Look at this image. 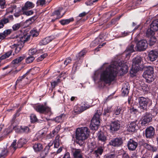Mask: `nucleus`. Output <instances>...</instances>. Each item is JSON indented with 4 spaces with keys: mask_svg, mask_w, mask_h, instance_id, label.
<instances>
[{
    "mask_svg": "<svg viewBox=\"0 0 158 158\" xmlns=\"http://www.w3.org/2000/svg\"><path fill=\"white\" fill-rule=\"evenodd\" d=\"M16 140H14L13 142L11 144L10 146V147L13 148L15 150L17 148V146H16Z\"/></svg>",
    "mask_w": 158,
    "mask_h": 158,
    "instance_id": "774afa93",
    "label": "nucleus"
},
{
    "mask_svg": "<svg viewBox=\"0 0 158 158\" xmlns=\"http://www.w3.org/2000/svg\"><path fill=\"white\" fill-rule=\"evenodd\" d=\"M158 56V51L157 50H152L148 52V60L153 62L157 59Z\"/></svg>",
    "mask_w": 158,
    "mask_h": 158,
    "instance_id": "0eeeda50",
    "label": "nucleus"
},
{
    "mask_svg": "<svg viewBox=\"0 0 158 158\" xmlns=\"http://www.w3.org/2000/svg\"><path fill=\"white\" fill-rule=\"evenodd\" d=\"M52 39L51 36L47 37L40 42V45H46L52 41Z\"/></svg>",
    "mask_w": 158,
    "mask_h": 158,
    "instance_id": "393cba45",
    "label": "nucleus"
},
{
    "mask_svg": "<svg viewBox=\"0 0 158 158\" xmlns=\"http://www.w3.org/2000/svg\"><path fill=\"white\" fill-rule=\"evenodd\" d=\"M148 44L145 40L139 41V51L145 50L147 48Z\"/></svg>",
    "mask_w": 158,
    "mask_h": 158,
    "instance_id": "f3484780",
    "label": "nucleus"
},
{
    "mask_svg": "<svg viewBox=\"0 0 158 158\" xmlns=\"http://www.w3.org/2000/svg\"><path fill=\"white\" fill-rule=\"evenodd\" d=\"M35 58L32 56L27 57L26 60V62L27 64H30L34 60Z\"/></svg>",
    "mask_w": 158,
    "mask_h": 158,
    "instance_id": "603ef678",
    "label": "nucleus"
},
{
    "mask_svg": "<svg viewBox=\"0 0 158 158\" xmlns=\"http://www.w3.org/2000/svg\"><path fill=\"white\" fill-rule=\"evenodd\" d=\"M16 38L17 39V40L21 43H24L30 39V35L26 34L24 35L23 36H19Z\"/></svg>",
    "mask_w": 158,
    "mask_h": 158,
    "instance_id": "412c9836",
    "label": "nucleus"
},
{
    "mask_svg": "<svg viewBox=\"0 0 158 158\" xmlns=\"http://www.w3.org/2000/svg\"><path fill=\"white\" fill-rule=\"evenodd\" d=\"M16 44H14L12 46V48L13 46L16 47V48L15 49V52L16 53H19L21 50V48L19 46H16Z\"/></svg>",
    "mask_w": 158,
    "mask_h": 158,
    "instance_id": "052dcab7",
    "label": "nucleus"
},
{
    "mask_svg": "<svg viewBox=\"0 0 158 158\" xmlns=\"http://www.w3.org/2000/svg\"><path fill=\"white\" fill-rule=\"evenodd\" d=\"M147 149L152 152H156L158 150V148L149 144Z\"/></svg>",
    "mask_w": 158,
    "mask_h": 158,
    "instance_id": "4c0bfd02",
    "label": "nucleus"
},
{
    "mask_svg": "<svg viewBox=\"0 0 158 158\" xmlns=\"http://www.w3.org/2000/svg\"><path fill=\"white\" fill-rule=\"evenodd\" d=\"M16 8V5H11V6L6 9V11L7 13H12Z\"/></svg>",
    "mask_w": 158,
    "mask_h": 158,
    "instance_id": "09e8293b",
    "label": "nucleus"
},
{
    "mask_svg": "<svg viewBox=\"0 0 158 158\" xmlns=\"http://www.w3.org/2000/svg\"><path fill=\"white\" fill-rule=\"evenodd\" d=\"M33 148L35 152H38L42 151L44 147L42 144L37 143L33 144Z\"/></svg>",
    "mask_w": 158,
    "mask_h": 158,
    "instance_id": "6ab92c4d",
    "label": "nucleus"
},
{
    "mask_svg": "<svg viewBox=\"0 0 158 158\" xmlns=\"http://www.w3.org/2000/svg\"><path fill=\"white\" fill-rule=\"evenodd\" d=\"M62 10V8H60L58 10H55L52 13V16H54L56 15L57 16L56 18V19H58L61 17V16H60V13Z\"/></svg>",
    "mask_w": 158,
    "mask_h": 158,
    "instance_id": "f704fd0d",
    "label": "nucleus"
},
{
    "mask_svg": "<svg viewBox=\"0 0 158 158\" xmlns=\"http://www.w3.org/2000/svg\"><path fill=\"white\" fill-rule=\"evenodd\" d=\"M137 146V143L132 139H130L128 142L127 147L130 150H134L136 148Z\"/></svg>",
    "mask_w": 158,
    "mask_h": 158,
    "instance_id": "dca6fc26",
    "label": "nucleus"
},
{
    "mask_svg": "<svg viewBox=\"0 0 158 158\" xmlns=\"http://www.w3.org/2000/svg\"><path fill=\"white\" fill-rule=\"evenodd\" d=\"M65 116L66 115L65 114H62L59 116H57L55 118V121L58 123L62 122L65 118Z\"/></svg>",
    "mask_w": 158,
    "mask_h": 158,
    "instance_id": "c756f323",
    "label": "nucleus"
},
{
    "mask_svg": "<svg viewBox=\"0 0 158 158\" xmlns=\"http://www.w3.org/2000/svg\"><path fill=\"white\" fill-rule=\"evenodd\" d=\"M139 108L143 110L146 109L149 101V99L143 97H139Z\"/></svg>",
    "mask_w": 158,
    "mask_h": 158,
    "instance_id": "1a4fd4ad",
    "label": "nucleus"
},
{
    "mask_svg": "<svg viewBox=\"0 0 158 158\" xmlns=\"http://www.w3.org/2000/svg\"><path fill=\"white\" fill-rule=\"evenodd\" d=\"M16 125H14L13 123H11V125L4 130L3 135L0 137L1 139L5 138L7 135L11 133L13 129H15Z\"/></svg>",
    "mask_w": 158,
    "mask_h": 158,
    "instance_id": "ddd939ff",
    "label": "nucleus"
},
{
    "mask_svg": "<svg viewBox=\"0 0 158 158\" xmlns=\"http://www.w3.org/2000/svg\"><path fill=\"white\" fill-rule=\"evenodd\" d=\"M60 138L59 135H57L56 137L54 140L53 141L54 144V147L55 148H58L60 145Z\"/></svg>",
    "mask_w": 158,
    "mask_h": 158,
    "instance_id": "72a5a7b5",
    "label": "nucleus"
},
{
    "mask_svg": "<svg viewBox=\"0 0 158 158\" xmlns=\"http://www.w3.org/2000/svg\"><path fill=\"white\" fill-rule=\"evenodd\" d=\"M31 73H30L29 72H27V73L23 75L22 77H19L17 80L16 81V84H17L19 83L20 81H21L22 80L24 79V77H25L26 76H27V77H26L27 78H28V75H29L30 74H31Z\"/></svg>",
    "mask_w": 158,
    "mask_h": 158,
    "instance_id": "58836bf2",
    "label": "nucleus"
},
{
    "mask_svg": "<svg viewBox=\"0 0 158 158\" xmlns=\"http://www.w3.org/2000/svg\"><path fill=\"white\" fill-rule=\"evenodd\" d=\"M99 0H87L86 1L85 3L87 6H91L93 5L94 3L98 2Z\"/></svg>",
    "mask_w": 158,
    "mask_h": 158,
    "instance_id": "de8ad7c7",
    "label": "nucleus"
},
{
    "mask_svg": "<svg viewBox=\"0 0 158 158\" xmlns=\"http://www.w3.org/2000/svg\"><path fill=\"white\" fill-rule=\"evenodd\" d=\"M155 31L153 30L152 29H151V27L150 28H148L146 32V35L148 37H149L150 36H152L154 34V32Z\"/></svg>",
    "mask_w": 158,
    "mask_h": 158,
    "instance_id": "c03bdc74",
    "label": "nucleus"
},
{
    "mask_svg": "<svg viewBox=\"0 0 158 158\" xmlns=\"http://www.w3.org/2000/svg\"><path fill=\"white\" fill-rule=\"evenodd\" d=\"M12 32L11 29H7L5 30L3 33L4 34L5 37H6L8 35H9Z\"/></svg>",
    "mask_w": 158,
    "mask_h": 158,
    "instance_id": "680f3d73",
    "label": "nucleus"
},
{
    "mask_svg": "<svg viewBox=\"0 0 158 158\" xmlns=\"http://www.w3.org/2000/svg\"><path fill=\"white\" fill-rule=\"evenodd\" d=\"M46 135V133L43 132L42 131H40L36 133L35 135L37 140H39L40 139H43Z\"/></svg>",
    "mask_w": 158,
    "mask_h": 158,
    "instance_id": "c85d7f7f",
    "label": "nucleus"
},
{
    "mask_svg": "<svg viewBox=\"0 0 158 158\" xmlns=\"http://www.w3.org/2000/svg\"><path fill=\"white\" fill-rule=\"evenodd\" d=\"M34 108L40 114H48L50 115L52 113L50 108L47 106L46 103L44 104L38 103L34 106Z\"/></svg>",
    "mask_w": 158,
    "mask_h": 158,
    "instance_id": "20e7f679",
    "label": "nucleus"
},
{
    "mask_svg": "<svg viewBox=\"0 0 158 158\" xmlns=\"http://www.w3.org/2000/svg\"><path fill=\"white\" fill-rule=\"evenodd\" d=\"M104 149V147L102 146L98 147L97 149L94 152L93 154L96 158H100V156L102 154Z\"/></svg>",
    "mask_w": 158,
    "mask_h": 158,
    "instance_id": "2eb2a0df",
    "label": "nucleus"
},
{
    "mask_svg": "<svg viewBox=\"0 0 158 158\" xmlns=\"http://www.w3.org/2000/svg\"><path fill=\"white\" fill-rule=\"evenodd\" d=\"M149 144L146 143L145 141L143 139H141L139 141V145L140 146H143L147 149Z\"/></svg>",
    "mask_w": 158,
    "mask_h": 158,
    "instance_id": "a18cd8bd",
    "label": "nucleus"
},
{
    "mask_svg": "<svg viewBox=\"0 0 158 158\" xmlns=\"http://www.w3.org/2000/svg\"><path fill=\"white\" fill-rule=\"evenodd\" d=\"M118 71L122 74L127 72V67L124 63L120 62L118 64L114 61L112 64L106 67L105 70L100 74V80L106 84L110 85L115 80Z\"/></svg>",
    "mask_w": 158,
    "mask_h": 158,
    "instance_id": "f257e3e1",
    "label": "nucleus"
},
{
    "mask_svg": "<svg viewBox=\"0 0 158 158\" xmlns=\"http://www.w3.org/2000/svg\"><path fill=\"white\" fill-rule=\"evenodd\" d=\"M87 52V51L86 49H84L77 55L76 57L77 58V60H79L81 63L82 62V60H81V58L82 57L84 56Z\"/></svg>",
    "mask_w": 158,
    "mask_h": 158,
    "instance_id": "bb28decb",
    "label": "nucleus"
},
{
    "mask_svg": "<svg viewBox=\"0 0 158 158\" xmlns=\"http://www.w3.org/2000/svg\"><path fill=\"white\" fill-rule=\"evenodd\" d=\"M21 27L20 23H17L14 24L12 26V29L14 31H16L18 30Z\"/></svg>",
    "mask_w": 158,
    "mask_h": 158,
    "instance_id": "4d7b16f0",
    "label": "nucleus"
},
{
    "mask_svg": "<svg viewBox=\"0 0 158 158\" xmlns=\"http://www.w3.org/2000/svg\"><path fill=\"white\" fill-rule=\"evenodd\" d=\"M61 126L60 125H58L55 129L53 131L52 133L54 134L55 133H58L60 130Z\"/></svg>",
    "mask_w": 158,
    "mask_h": 158,
    "instance_id": "bf43d9fd",
    "label": "nucleus"
},
{
    "mask_svg": "<svg viewBox=\"0 0 158 158\" xmlns=\"http://www.w3.org/2000/svg\"><path fill=\"white\" fill-rule=\"evenodd\" d=\"M61 75L62 74H61L59 76L56 81H54L51 83V85L53 88H54L56 86L58 85V83L60 82V78L61 77Z\"/></svg>",
    "mask_w": 158,
    "mask_h": 158,
    "instance_id": "a19ab883",
    "label": "nucleus"
},
{
    "mask_svg": "<svg viewBox=\"0 0 158 158\" xmlns=\"http://www.w3.org/2000/svg\"><path fill=\"white\" fill-rule=\"evenodd\" d=\"M122 109V107L121 106H118L114 110V113L116 115L120 114Z\"/></svg>",
    "mask_w": 158,
    "mask_h": 158,
    "instance_id": "8fccbe9b",
    "label": "nucleus"
},
{
    "mask_svg": "<svg viewBox=\"0 0 158 158\" xmlns=\"http://www.w3.org/2000/svg\"><path fill=\"white\" fill-rule=\"evenodd\" d=\"M73 158H83V153L81 149H75L73 151Z\"/></svg>",
    "mask_w": 158,
    "mask_h": 158,
    "instance_id": "4468645a",
    "label": "nucleus"
},
{
    "mask_svg": "<svg viewBox=\"0 0 158 158\" xmlns=\"http://www.w3.org/2000/svg\"><path fill=\"white\" fill-rule=\"evenodd\" d=\"M34 13V12L32 10H30L28 11H23V14L27 16H29L32 15Z\"/></svg>",
    "mask_w": 158,
    "mask_h": 158,
    "instance_id": "e2e57ef3",
    "label": "nucleus"
},
{
    "mask_svg": "<svg viewBox=\"0 0 158 158\" xmlns=\"http://www.w3.org/2000/svg\"><path fill=\"white\" fill-rule=\"evenodd\" d=\"M155 132L154 128L151 126H149L145 129V137L147 138H152L154 137Z\"/></svg>",
    "mask_w": 158,
    "mask_h": 158,
    "instance_id": "9b49d317",
    "label": "nucleus"
},
{
    "mask_svg": "<svg viewBox=\"0 0 158 158\" xmlns=\"http://www.w3.org/2000/svg\"><path fill=\"white\" fill-rule=\"evenodd\" d=\"M140 58V57H139V71H142L146 69L148 66L145 65L144 64L141 63Z\"/></svg>",
    "mask_w": 158,
    "mask_h": 158,
    "instance_id": "37998d69",
    "label": "nucleus"
},
{
    "mask_svg": "<svg viewBox=\"0 0 158 158\" xmlns=\"http://www.w3.org/2000/svg\"><path fill=\"white\" fill-rule=\"evenodd\" d=\"M74 19L73 18L65 19H63L60 20V23L62 25H65L69 23L70 22L73 21Z\"/></svg>",
    "mask_w": 158,
    "mask_h": 158,
    "instance_id": "c9c22d12",
    "label": "nucleus"
},
{
    "mask_svg": "<svg viewBox=\"0 0 158 158\" xmlns=\"http://www.w3.org/2000/svg\"><path fill=\"white\" fill-rule=\"evenodd\" d=\"M154 70L153 67L151 66H148L146 70L144 72L142 76L145 79L146 82L151 83L154 81L155 79L154 75Z\"/></svg>",
    "mask_w": 158,
    "mask_h": 158,
    "instance_id": "7ed1b4c3",
    "label": "nucleus"
},
{
    "mask_svg": "<svg viewBox=\"0 0 158 158\" xmlns=\"http://www.w3.org/2000/svg\"><path fill=\"white\" fill-rule=\"evenodd\" d=\"M137 126V125L135 122H131L128 125L127 130L129 132H134L136 130V127Z\"/></svg>",
    "mask_w": 158,
    "mask_h": 158,
    "instance_id": "aec40b11",
    "label": "nucleus"
},
{
    "mask_svg": "<svg viewBox=\"0 0 158 158\" xmlns=\"http://www.w3.org/2000/svg\"><path fill=\"white\" fill-rule=\"evenodd\" d=\"M19 113L16 112V113L14 115L11 121V123H13V124H14L15 122V118L19 116Z\"/></svg>",
    "mask_w": 158,
    "mask_h": 158,
    "instance_id": "0e129e2a",
    "label": "nucleus"
},
{
    "mask_svg": "<svg viewBox=\"0 0 158 158\" xmlns=\"http://www.w3.org/2000/svg\"><path fill=\"white\" fill-rule=\"evenodd\" d=\"M139 82V90H143V91L146 92L148 91V85L144 82Z\"/></svg>",
    "mask_w": 158,
    "mask_h": 158,
    "instance_id": "b1692460",
    "label": "nucleus"
},
{
    "mask_svg": "<svg viewBox=\"0 0 158 158\" xmlns=\"http://www.w3.org/2000/svg\"><path fill=\"white\" fill-rule=\"evenodd\" d=\"M98 41V39L96 38L90 44V46H95L98 45V44H100Z\"/></svg>",
    "mask_w": 158,
    "mask_h": 158,
    "instance_id": "6e6d98bb",
    "label": "nucleus"
},
{
    "mask_svg": "<svg viewBox=\"0 0 158 158\" xmlns=\"http://www.w3.org/2000/svg\"><path fill=\"white\" fill-rule=\"evenodd\" d=\"M8 153V151L6 147L4 148L2 150L0 154V158H5Z\"/></svg>",
    "mask_w": 158,
    "mask_h": 158,
    "instance_id": "473e14b6",
    "label": "nucleus"
},
{
    "mask_svg": "<svg viewBox=\"0 0 158 158\" xmlns=\"http://www.w3.org/2000/svg\"><path fill=\"white\" fill-rule=\"evenodd\" d=\"M72 61V59L70 57H68L66 58L64 62V64L65 66H67L69 64L71 63Z\"/></svg>",
    "mask_w": 158,
    "mask_h": 158,
    "instance_id": "13d9d810",
    "label": "nucleus"
},
{
    "mask_svg": "<svg viewBox=\"0 0 158 158\" xmlns=\"http://www.w3.org/2000/svg\"><path fill=\"white\" fill-rule=\"evenodd\" d=\"M121 123L118 120L112 121L110 124V130L112 132L116 131L119 130Z\"/></svg>",
    "mask_w": 158,
    "mask_h": 158,
    "instance_id": "6e6552de",
    "label": "nucleus"
},
{
    "mask_svg": "<svg viewBox=\"0 0 158 158\" xmlns=\"http://www.w3.org/2000/svg\"><path fill=\"white\" fill-rule=\"evenodd\" d=\"M134 51V45L131 44L127 47L124 52V53L126 54V57L130 56L131 55V53Z\"/></svg>",
    "mask_w": 158,
    "mask_h": 158,
    "instance_id": "4be33fe9",
    "label": "nucleus"
},
{
    "mask_svg": "<svg viewBox=\"0 0 158 158\" xmlns=\"http://www.w3.org/2000/svg\"><path fill=\"white\" fill-rule=\"evenodd\" d=\"M27 141L24 138H20L18 141L17 144V147L18 148H21L23 144L26 143Z\"/></svg>",
    "mask_w": 158,
    "mask_h": 158,
    "instance_id": "2f4dec72",
    "label": "nucleus"
},
{
    "mask_svg": "<svg viewBox=\"0 0 158 158\" xmlns=\"http://www.w3.org/2000/svg\"><path fill=\"white\" fill-rule=\"evenodd\" d=\"M130 87L126 86V87L124 86L122 88V94L123 96L127 95L129 93Z\"/></svg>",
    "mask_w": 158,
    "mask_h": 158,
    "instance_id": "e433bc0d",
    "label": "nucleus"
},
{
    "mask_svg": "<svg viewBox=\"0 0 158 158\" xmlns=\"http://www.w3.org/2000/svg\"><path fill=\"white\" fill-rule=\"evenodd\" d=\"M98 139L102 142H105L106 140V137L102 131L99 132L98 134Z\"/></svg>",
    "mask_w": 158,
    "mask_h": 158,
    "instance_id": "cd10ccee",
    "label": "nucleus"
},
{
    "mask_svg": "<svg viewBox=\"0 0 158 158\" xmlns=\"http://www.w3.org/2000/svg\"><path fill=\"white\" fill-rule=\"evenodd\" d=\"M152 119L151 114H146L143 118V120L141 124L142 126H144L147 123L150 122Z\"/></svg>",
    "mask_w": 158,
    "mask_h": 158,
    "instance_id": "a211bd4d",
    "label": "nucleus"
},
{
    "mask_svg": "<svg viewBox=\"0 0 158 158\" xmlns=\"http://www.w3.org/2000/svg\"><path fill=\"white\" fill-rule=\"evenodd\" d=\"M22 10L21 7H17L16 5V8L15 9L14 16L16 17H18L20 16L22 14Z\"/></svg>",
    "mask_w": 158,
    "mask_h": 158,
    "instance_id": "7c9ffc66",
    "label": "nucleus"
},
{
    "mask_svg": "<svg viewBox=\"0 0 158 158\" xmlns=\"http://www.w3.org/2000/svg\"><path fill=\"white\" fill-rule=\"evenodd\" d=\"M31 122L32 123H34L37 121V118L36 115L34 114H32L30 116Z\"/></svg>",
    "mask_w": 158,
    "mask_h": 158,
    "instance_id": "49530a36",
    "label": "nucleus"
},
{
    "mask_svg": "<svg viewBox=\"0 0 158 158\" xmlns=\"http://www.w3.org/2000/svg\"><path fill=\"white\" fill-rule=\"evenodd\" d=\"M89 105L85 104L84 106L78 107L77 106H75L74 108V112L76 114H80L89 107Z\"/></svg>",
    "mask_w": 158,
    "mask_h": 158,
    "instance_id": "f8f14e48",
    "label": "nucleus"
},
{
    "mask_svg": "<svg viewBox=\"0 0 158 158\" xmlns=\"http://www.w3.org/2000/svg\"><path fill=\"white\" fill-rule=\"evenodd\" d=\"M20 131L21 132H23L25 133H27L29 132V129L27 127H21Z\"/></svg>",
    "mask_w": 158,
    "mask_h": 158,
    "instance_id": "5fc2aeb1",
    "label": "nucleus"
},
{
    "mask_svg": "<svg viewBox=\"0 0 158 158\" xmlns=\"http://www.w3.org/2000/svg\"><path fill=\"white\" fill-rule=\"evenodd\" d=\"M122 139L120 137H117L113 139L109 142L110 145L115 147H120L123 144Z\"/></svg>",
    "mask_w": 158,
    "mask_h": 158,
    "instance_id": "9d476101",
    "label": "nucleus"
},
{
    "mask_svg": "<svg viewBox=\"0 0 158 158\" xmlns=\"http://www.w3.org/2000/svg\"><path fill=\"white\" fill-rule=\"evenodd\" d=\"M34 17H32L26 20L25 21L26 23H28V24H30L31 23L35 21Z\"/></svg>",
    "mask_w": 158,
    "mask_h": 158,
    "instance_id": "338daca9",
    "label": "nucleus"
},
{
    "mask_svg": "<svg viewBox=\"0 0 158 158\" xmlns=\"http://www.w3.org/2000/svg\"><path fill=\"white\" fill-rule=\"evenodd\" d=\"M0 6L2 9L5 7V0H0Z\"/></svg>",
    "mask_w": 158,
    "mask_h": 158,
    "instance_id": "69168bd1",
    "label": "nucleus"
},
{
    "mask_svg": "<svg viewBox=\"0 0 158 158\" xmlns=\"http://www.w3.org/2000/svg\"><path fill=\"white\" fill-rule=\"evenodd\" d=\"M157 40L155 36H151L149 40V44L150 46H152L155 44Z\"/></svg>",
    "mask_w": 158,
    "mask_h": 158,
    "instance_id": "79ce46f5",
    "label": "nucleus"
},
{
    "mask_svg": "<svg viewBox=\"0 0 158 158\" xmlns=\"http://www.w3.org/2000/svg\"><path fill=\"white\" fill-rule=\"evenodd\" d=\"M151 29L155 31L158 30V19L153 21L150 25Z\"/></svg>",
    "mask_w": 158,
    "mask_h": 158,
    "instance_id": "a878e982",
    "label": "nucleus"
},
{
    "mask_svg": "<svg viewBox=\"0 0 158 158\" xmlns=\"http://www.w3.org/2000/svg\"><path fill=\"white\" fill-rule=\"evenodd\" d=\"M37 50L36 48L31 49L29 50L28 54L29 55H32L36 54Z\"/></svg>",
    "mask_w": 158,
    "mask_h": 158,
    "instance_id": "3c124183",
    "label": "nucleus"
},
{
    "mask_svg": "<svg viewBox=\"0 0 158 158\" xmlns=\"http://www.w3.org/2000/svg\"><path fill=\"white\" fill-rule=\"evenodd\" d=\"M138 71V58L136 57L133 59L132 68L131 70L130 73L134 76H135Z\"/></svg>",
    "mask_w": 158,
    "mask_h": 158,
    "instance_id": "423d86ee",
    "label": "nucleus"
},
{
    "mask_svg": "<svg viewBox=\"0 0 158 158\" xmlns=\"http://www.w3.org/2000/svg\"><path fill=\"white\" fill-rule=\"evenodd\" d=\"M90 131L87 127L77 128L76 131V143L81 146L85 144V140L89 137Z\"/></svg>",
    "mask_w": 158,
    "mask_h": 158,
    "instance_id": "f03ea898",
    "label": "nucleus"
},
{
    "mask_svg": "<svg viewBox=\"0 0 158 158\" xmlns=\"http://www.w3.org/2000/svg\"><path fill=\"white\" fill-rule=\"evenodd\" d=\"M25 58L24 56H20L13 60L12 63V64H18L21 62L22 60Z\"/></svg>",
    "mask_w": 158,
    "mask_h": 158,
    "instance_id": "ea45409f",
    "label": "nucleus"
},
{
    "mask_svg": "<svg viewBox=\"0 0 158 158\" xmlns=\"http://www.w3.org/2000/svg\"><path fill=\"white\" fill-rule=\"evenodd\" d=\"M34 6V4L32 2L27 1L25 4L24 6L22 8L23 10H26L28 9H31Z\"/></svg>",
    "mask_w": 158,
    "mask_h": 158,
    "instance_id": "5701e85b",
    "label": "nucleus"
},
{
    "mask_svg": "<svg viewBox=\"0 0 158 158\" xmlns=\"http://www.w3.org/2000/svg\"><path fill=\"white\" fill-rule=\"evenodd\" d=\"M31 32L33 37L37 36L39 34V32L37 31L36 29H35L32 30Z\"/></svg>",
    "mask_w": 158,
    "mask_h": 158,
    "instance_id": "864d4df0",
    "label": "nucleus"
},
{
    "mask_svg": "<svg viewBox=\"0 0 158 158\" xmlns=\"http://www.w3.org/2000/svg\"><path fill=\"white\" fill-rule=\"evenodd\" d=\"M100 115L97 113H96L94 116L90 125L92 130H96L98 129L100 123Z\"/></svg>",
    "mask_w": 158,
    "mask_h": 158,
    "instance_id": "39448f33",
    "label": "nucleus"
}]
</instances>
